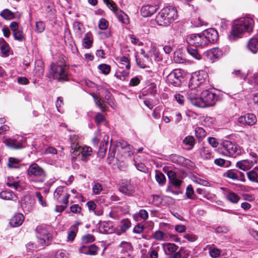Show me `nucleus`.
<instances>
[{"instance_id":"nucleus-1","label":"nucleus","mask_w":258,"mask_h":258,"mask_svg":"<svg viewBox=\"0 0 258 258\" xmlns=\"http://www.w3.org/2000/svg\"><path fill=\"white\" fill-rule=\"evenodd\" d=\"M254 25V20L249 17L241 18L235 21L228 38L230 41H234L241 37L245 32H251Z\"/></svg>"},{"instance_id":"nucleus-2","label":"nucleus","mask_w":258,"mask_h":258,"mask_svg":"<svg viewBox=\"0 0 258 258\" xmlns=\"http://www.w3.org/2000/svg\"><path fill=\"white\" fill-rule=\"evenodd\" d=\"M29 181L35 188H40L45 181L46 174L45 170L37 164H32L27 170Z\"/></svg>"},{"instance_id":"nucleus-3","label":"nucleus","mask_w":258,"mask_h":258,"mask_svg":"<svg viewBox=\"0 0 258 258\" xmlns=\"http://www.w3.org/2000/svg\"><path fill=\"white\" fill-rule=\"evenodd\" d=\"M177 18V12L175 7L169 6L161 10L156 17V21L159 26H167Z\"/></svg>"},{"instance_id":"nucleus-4","label":"nucleus","mask_w":258,"mask_h":258,"mask_svg":"<svg viewBox=\"0 0 258 258\" xmlns=\"http://www.w3.org/2000/svg\"><path fill=\"white\" fill-rule=\"evenodd\" d=\"M218 152L224 156L236 157L241 154L242 150L235 142L224 140L220 144Z\"/></svg>"},{"instance_id":"nucleus-5","label":"nucleus","mask_w":258,"mask_h":258,"mask_svg":"<svg viewBox=\"0 0 258 258\" xmlns=\"http://www.w3.org/2000/svg\"><path fill=\"white\" fill-rule=\"evenodd\" d=\"M50 74L54 79L60 82L67 81L69 79V67L63 63H52L51 65Z\"/></svg>"},{"instance_id":"nucleus-6","label":"nucleus","mask_w":258,"mask_h":258,"mask_svg":"<svg viewBox=\"0 0 258 258\" xmlns=\"http://www.w3.org/2000/svg\"><path fill=\"white\" fill-rule=\"evenodd\" d=\"M216 94L208 90L201 93L199 107L202 108L214 106L215 104Z\"/></svg>"},{"instance_id":"nucleus-7","label":"nucleus","mask_w":258,"mask_h":258,"mask_svg":"<svg viewBox=\"0 0 258 258\" xmlns=\"http://www.w3.org/2000/svg\"><path fill=\"white\" fill-rule=\"evenodd\" d=\"M36 232L38 242L42 246L48 245L50 243L52 240V235L45 227L42 226L37 227Z\"/></svg>"},{"instance_id":"nucleus-8","label":"nucleus","mask_w":258,"mask_h":258,"mask_svg":"<svg viewBox=\"0 0 258 258\" xmlns=\"http://www.w3.org/2000/svg\"><path fill=\"white\" fill-rule=\"evenodd\" d=\"M182 78L180 70L175 69L167 76L166 81L174 86H179L181 85Z\"/></svg>"},{"instance_id":"nucleus-9","label":"nucleus","mask_w":258,"mask_h":258,"mask_svg":"<svg viewBox=\"0 0 258 258\" xmlns=\"http://www.w3.org/2000/svg\"><path fill=\"white\" fill-rule=\"evenodd\" d=\"M203 34H192L189 35L186 37V42L192 46H203L207 45V42L204 40Z\"/></svg>"},{"instance_id":"nucleus-10","label":"nucleus","mask_w":258,"mask_h":258,"mask_svg":"<svg viewBox=\"0 0 258 258\" xmlns=\"http://www.w3.org/2000/svg\"><path fill=\"white\" fill-rule=\"evenodd\" d=\"M206 74L204 72H200L193 75L189 80L188 87L197 88L205 81Z\"/></svg>"},{"instance_id":"nucleus-11","label":"nucleus","mask_w":258,"mask_h":258,"mask_svg":"<svg viewBox=\"0 0 258 258\" xmlns=\"http://www.w3.org/2000/svg\"><path fill=\"white\" fill-rule=\"evenodd\" d=\"M239 123L242 125L252 126L257 121L256 116L253 113H247L239 117L238 119Z\"/></svg>"},{"instance_id":"nucleus-12","label":"nucleus","mask_w":258,"mask_h":258,"mask_svg":"<svg viewBox=\"0 0 258 258\" xmlns=\"http://www.w3.org/2000/svg\"><path fill=\"white\" fill-rule=\"evenodd\" d=\"M203 34L207 45L215 42L218 38V33L214 29H208L205 31Z\"/></svg>"},{"instance_id":"nucleus-13","label":"nucleus","mask_w":258,"mask_h":258,"mask_svg":"<svg viewBox=\"0 0 258 258\" xmlns=\"http://www.w3.org/2000/svg\"><path fill=\"white\" fill-rule=\"evenodd\" d=\"M189 89L187 92V98L191 104L196 106L199 107L200 97L198 94L197 88L188 87Z\"/></svg>"},{"instance_id":"nucleus-14","label":"nucleus","mask_w":258,"mask_h":258,"mask_svg":"<svg viewBox=\"0 0 258 258\" xmlns=\"http://www.w3.org/2000/svg\"><path fill=\"white\" fill-rule=\"evenodd\" d=\"M3 142L8 147L13 149H20L24 148L22 141H18L10 138L4 137Z\"/></svg>"},{"instance_id":"nucleus-15","label":"nucleus","mask_w":258,"mask_h":258,"mask_svg":"<svg viewBox=\"0 0 258 258\" xmlns=\"http://www.w3.org/2000/svg\"><path fill=\"white\" fill-rule=\"evenodd\" d=\"M223 191L225 198L233 204L237 203L240 199V197L236 193L228 188L221 187Z\"/></svg>"},{"instance_id":"nucleus-16","label":"nucleus","mask_w":258,"mask_h":258,"mask_svg":"<svg viewBox=\"0 0 258 258\" xmlns=\"http://www.w3.org/2000/svg\"><path fill=\"white\" fill-rule=\"evenodd\" d=\"M92 152V149L90 147L88 146H78L77 149V151L73 152L75 156L79 155L81 154L82 160L83 161H86L87 157L91 155Z\"/></svg>"},{"instance_id":"nucleus-17","label":"nucleus","mask_w":258,"mask_h":258,"mask_svg":"<svg viewBox=\"0 0 258 258\" xmlns=\"http://www.w3.org/2000/svg\"><path fill=\"white\" fill-rule=\"evenodd\" d=\"M158 9V6L157 5H145L142 8L141 13L144 17H150L155 13Z\"/></svg>"},{"instance_id":"nucleus-18","label":"nucleus","mask_w":258,"mask_h":258,"mask_svg":"<svg viewBox=\"0 0 258 258\" xmlns=\"http://www.w3.org/2000/svg\"><path fill=\"white\" fill-rule=\"evenodd\" d=\"M99 248L95 244L89 246L83 245L79 248V251L81 253L94 255L97 254Z\"/></svg>"},{"instance_id":"nucleus-19","label":"nucleus","mask_w":258,"mask_h":258,"mask_svg":"<svg viewBox=\"0 0 258 258\" xmlns=\"http://www.w3.org/2000/svg\"><path fill=\"white\" fill-rule=\"evenodd\" d=\"M204 54L209 59L214 61L222 54V52L218 48H213L205 52Z\"/></svg>"},{"instance_id":"nucleus-20","label":"nucleus","mask_w":258,"mask_h":258,"mask_svg":"<svg viewBox=\"0 0 258 258\" xmlns=\"http://www.w3.org/2000/svg\"><path fill=\"white\" fill-rule=\"evenodd\" d=\"M108 139L109 136L108 135H103V138L101 142L98 151V155L100 157L103 158L105 155Z\"/></svg>"},{"instance_id":"nucleus-21","label":"nucleus","mask_w":258,"mask_h":258,"mask_svg":"<svg viewBox=\"0 0 258 258\" xmlns=\"http://www.w3.org/2000/svg\"><path fill=\"white\" fill-rule=\"evenodd\" d=\"M24 220L23 214L18 213L15 214L10 220V224L14 227H18L22 224Z\"/></svg>"},{"instance_id":"nucleus-22","label":"nucleus","mask_w":258,"mask_h":258,"mask_svg":"<svg viewBox=\"0 0 258 258\" xmlns=\"http://www.w3.org/2000/svg\"><path fill=\"white\" fill-rule=\"evenodd\" d=\"M120 246L121 248V253L125 254L128 257H132V253L133 252V247L131 243L122 241L120 244Z\"/></svg>"},{"instance_id":"nucleus-23","label":"nucleus","mask_w":258,"mask_h":258,"mask_svg":"<svg viewBox=\"0 0 258 258\" xmlns=\"http://www.w3.org/2000/svg\"><path fill=\"white\" fill-rule=\"evenodd\" d=\"M70 198V195L68 194H65L62 198V200L60 202L61 205H56L55 211L56 212H62L67 207L69 203V199Z\"/></svg>"},{"instance_id":"nucleus-24","label":"nucleus","mask_w":258,"mask_h":258,"mask_svg":"<svg viewBox=\"0 0 258 258\" xmlns=\"http://www.w3.org/2000/svg\"><path fill=\"white\" fill-rule=\"evenodd\" d=\"M119 190L124 195L132 196L135 192V186L131 183H126L121 185Z\"/></svg>"},{"instance_id":"nucleus-25","label":"nucleus","mask_w":258,"mask_h":258,"mask_svg":"<svg viewBox=\"0 0 258 258\" xmlns=\"http://www.w3.org/2000/svg\"><path fill=\"white\" fill-rule=\"evenodd\" d=\"M162 247L165 254L167 255H170L172 253L176 252L178 249V246L172 243L162 244Z\"/></svg>"},{"instance_id":"nucleus-26","label":"nucleus","mask_w":258,"mask_h":258,"mask_svg":"<svg viewBox=\"0 0 258 258\" xmlns=\"http://www.w3.org/2000/svg\"><path fill=\"white\" fill-rule=\"evenodd\" d=\"M200 156L204 160H210L213 158L212 153L208 147H203L199 150Z\"/></svg>"},{"instance_id":"nucleus-27","label":"nucleus","mask_w":258,"mask_h":258,"mask_svg":"<svg viewBox=\"0 0 258 258\" xmlns=\"http://www.w3.org/2000/svg\"><path fill=\"white\" fill-rule=\"evenodd\" d=\"M247 47L252 53H256L258 51V38L256 37L251 38L248 42Z\"/></svg>"},{"instance_id":"nucleus-28","label":"nucleus","mask_w":258,"mask_h":258,"mask_svg":"<svg viewBox=\"0 0 258 258\" xmlns=\"http://www.w3.org/2000/svg\"><path fill=\"white\" fill-rule=\"evenodd\" d=\"M0 197L1 199L5 200H17L16 195L12 191L10 190H4L1 192Z\"/></svg>"},{"instance_id":"nucleus-29","label":"nucleus","mask_w":258,"mask_h":258,"mask_svg":"<svg viewBox=\"0 0 258 258\" xmlns=\"http://www.w3.org/2000/svg\"><path fill=\"white\" fill-rule=\"evenodd\" d=\"M98 230L100 233L103 234L110 233L112 231L109 224L106 222H101L99 224Z\"/></svg>"},{"instance_id":"nucleus-30","label":"nucleus","mask_w":258,"mask_h":258,"mask_svg":"<svg viewBox=\"0 0 258 258\" xmlns=\"http://www.w3.org/2000/svg\"><path fill=\"white\" fill-rule=\"evenodd\" d=\"M78 136L76 135H71L70 137V144L71 145V152L72 153L77 151V149L79 146L78 142Z\"/></svg>"},{"instance_id":"nucleus-31","label":"nucleus","mask_w":258,"mask_h":258,"mask_svg":"<svg viewBox=\"0 0 258 258\" xmlns=\"http://www.w3.org/2000/svg\"><path fill=\"white\" fill-rule=\"evenodd\" d=\"M92 96L94 99L96 105L99 107L101 111L103 112L105 111L107 108L105 101L94 94H93Z\"/></svg>"},{"instance_id":"nucleus-32","label":"nucleus","mask_w":258,"mask_h":258,"mask_svg":"<svg viewBox=\"0 0 258 258\" xmlns=\"http://www.w3.org/2000/svg\"><path fill=\"white\" fill-rule=\"evenodd\" d=\"M120 145L122 149L124 150L123 153L126 156L130 157L134 154V148L132 146L123 142L120 143Z\"/></svg>"},{"instance_id":"nucleus-33","label":"nucleus","mask_w":258,"mask_h":258,"mask_svg":"<svg viewBox=\"0 0 258 258\" xmlns=\"http://www.w3.org/2000/svg\"><path fill=\"white\" fill-rule=\"evenodd\" d=\"M149 53L151 55H153L155 57V60L156 61H160L162 60V56L158 48L156 46H152Z\"/></svg>"},{"instance_id":"nucleus-34","label":"nucleus","mask_w":258,"mask_h":258,"mask_svg":"<svg viewBox=\"0 0 258 258\" xmlns=\"http://www.w3.org/2000/svg\"><path fill=\"white\" fill-rule=\"evenodd\" d=\"M83 42L84 47L86 48H89L92 46L93 36L91 32H88L85 35Z\"/></svg>"},{"instance_id":"nucleus-35","label":"nucleus","mask_w":258,"mask_h":258,"mask_svg":"<svg viewBox=\"0 0 258 258\" xmlns=\"http://www.w3.org/2000/svg\"><path fill=\"white\" fill-rule=\"evenodd\" d=\"M152 237L159 241H167L168 240L166 234L160 230L155 231L153 234Z\"/></svg>"},{"instance_id":"nucleus-36","label":"nucleus","mask_w":258,"mask_h":258,"mask_svg":"<svg viewBox=\"0 0 258 258\" xmlns=\"http://www.w3.org/2000/svg\"><path fill=\"white\" fill-rule=\"evenodd\" d=\"M0 49L3 54L8 55L10 50L9 44L2 38H0Z\"/></svg>"},{"instance_id":"nucleus-37","label":"nucleus","mask_w":258,"mask_h":258,"mask_svg":"<svg viewBox=\"0 0 258 258\" xmlns=\"http://www.w3.org/2000/svg\"><path fill=\"white\" fill-rule=\"evenodd\" d=\"M247 175L250 181L258 183V168L247 172Z\"/></svg>"},{"instance_id":"nucleus-38","label":"nucleus","mask_w":258,"mask_h":258,"mask_svg":"<svg viewBox=\"0 0 258 258\" xmlns=\"http://www.w3.org/2000/svg\"><path fill=\"white\" fill-rule=\"evenodd\" d=\"M223 176L225 177L233 179L236 180L238 178V174L237 173V170H228L223 174Z\"/></svg>"},{"instance_id":"nucleus-39","label":"nucleus","mask_w":258,"mask_h":258,"mask_svg":"<svg viewBox=\"0 0 258 258\" xmlns=\"http://www.w3.org/2000/svg\"><path fill=\"white\" fill-rule=\"evenodd\" d=\"M214 163L217 166L222 167H228L231 165V162L222 158H218L215 160Z\"/></svg>"},{"instance_id":"nucleus-40","label":"nucleus","mask_w":258,"mask_h":258,"mask_svg":"<svg viewBox=\"0 0 258 258\" xmlns=\"http://www.w3.org/2000/svg\"><path fill=\"white\" fill-rule=\"evenodd\" d=\"M73 28L77 34L81 35L84 32V27L82 23L78 21H75L73 23Z\"/></svg>"},{"instance_id":"nucleus-41","label":"nucleus","mask_w":258,"mask_h":258,"mask_svg":"<svg viewBox=\"0 0 258 258\" xmlns=\"http://www.w3.org/2000/svg\"><path fill=\"white\" fill-rule=\"evenodd\" d=\"M103 2L114 14H117L118 10L116 7L115 3L112 0H103Z\"/></svg>"},{"instance_id":"nucleus-42","label":"nucleus","mask_w":258,"mask_h":258,"mask_svg":"<svg viewBox=\"0 0 258 258\" xmlns=\"http://www.w3.org/2000/svg\"><path fill=\"white\" fill-rule=\"evenodd\" d=\"M128 75H129L128 71H124V70H122V71L118 70L115 74V76L117 78H118L122 81L125 80L126 79V78L128 77Z\"/></svg>"},{"instance_id":"nucleus-43","label":"nucleus","mask_w":258,"mask_h":258,"mask_svg":"<svg viewBox=\"0 0 258 258\" xmlns=\"http://www.w3.org/2000/svg\"><path fill=\"white\" fill-rule=\"evenodd\" d=\"M195 135L199 140L205 137L207 135L206 131L201 127H198L195 129Z\"/></svg>"},{"instance_id":"nucleus-44","label":"nucleus","mask_w":258,"mask_h":258,"mask_svg":"<svg viewBox=\"0 0 258 258\" xmlns=\"http://www.w3.org/2000/svg\"><path fill=\"white\" fill-rule=\"evenodd\" d=\"M187 50L188 53L196 59L199 60L201 58V56L197 49L189 46L187 48Z\"/></svg>"},{"instance_id":"nucleus-45","label":"nucleus","mask_w":258,"mask_h":258,"mask_svg":"<svg viewBox=\"0 0 258 258\" xmlns=\"http://www.w3.org/2000/svg\"><path fill=\"white\" fill-rule=\"evenodd\" d=\"M159 249V246H157L156 247H151L149 250L148 252L149 258H158Z\"/></svg>"},{"instance_id":"nucleus-46","label":"nucleus","mask_w":258,"mask_h":258,"mask_svg":"<svg viewBox=\"0 0 258 258\" xmlns=\"http://www.w3.org/2000/svg\"><path fill=\"white\" fill-rule=\"evenodd\" d=\"M155 178L156 181L160 185H163L165 182V176L160 171H156Z\"/></svg>"},{"instance_id":"nucleus-47","label":"nucleus","mask_w":258,"mask_h":258,"mask_svg":"<svg viewBox=\"0 0 258 258\" xmlns=\"http://www.w3.org/2000/svg\"><path fill=\"white\" fill-rule=\"evenodd\" d=\"M98 68L104 75L109 74L111 70L110 66L105 63H102L99 65Z\"/></svg>"},{"instance_id":"nucleus-48","label":"nucleus","mask_w":258,"mask_h":258,"mask_svg":"<svg viewBox=\"0 0 258 258\" xmlns=\"http://www.w3.org/2000/svg\"><path fill=\"white\" fill-rule=\"evenodd\" d=\"M131 226V223L128 219H125L121 221L120 230L122 232H125Z\"/></svg>"},{"instance_id":"nucleus-49","label":"nucleus","mask_w":258,"mask_h":258,"mask_svg":"<svg viewBox=\"0 0 258 258\" xmlns=\"http://www.w3.org/2000/svg\"><path fill=\"white\" fill-rule=\"evenodd\" d=\"M169 159L172 162L177 164H180L183 161V158L182 156L176 154H172L170 155Z\"/></svg>"},{"instance_id":"nucleus-50","label":"nucleus","mask_w":258,"mask_h":258,"mask_svg":"<svg viewBox=\"0 0 258 258\" xmlns=\"http://www.w3.org/2000/svg\"><path fill=\"white\" fill-rule=\"evenodd\" d=\"M20 160L17 158L10 157L9 159V162L8 166L10 168H18V164H19Z\"/></svg>"},{"instance_id":"nucleus-51","label":"nucleus","mask_w":258,"mask_h":258,"mask_svg":"<svg viewBox=\"0 0 258 258\" xmlns=\"http://www.w3.org/2000/svg\"><path fill=\"white\" fill-rule=\"evenodd\" d=\"M183 142L185 145H188L190 146L191 148H192L195 145V141L192 136H188L184 139Z\"/></svg>"},{"instance_id":"nucleus-52","label":"nucleus","mask_w":258,"mask_h":258,"mask_svg":"<svg viewBox=\"0 0 258 258\" xmlns=\"http://www.w3.org/2000/svg\"><path fill=\"white\" fill-rule=\"evenodd\" d=\"M45 24L42 21H38L36 23L35 32L37 33H41L45 30Z\"/></svg>"},{"instance_id":"nucleus-53","label":"nucleus","mask_w":258,"mask_h":258,"mask_svg":"<svg viewBox=\"0 0 258 258\" xmlns=\"http://www.w3.org/2000/svg\"><path fill=\"white\" fill-rule=\"evenodd\" d=\"M1 15L5 19H11L14 17L13 13L8 9L3 11L1 13Z\"/></svg>"},{"instance_id":"nucleus-54","label":"nucleus","mask_w":258,"mask_h":258,"mask_svg":"<svg viewBox=\"0 0 258 258\" xmlns=\"http://www.w3.org/2000/svg\"><path fill=\"white\" fill-rule=\"evenodd\" d=\"M13 35L15 39L19 41H22L24 38L23 31L20 29L14 32Z\"/></svg>"},{"instance_id":"nucleus-55","label":"nucleus","mask_w":258,"mask_h":258,"mask_svg":"<svg viewBox=\"0 0 258 258\" xmlns=\"http://www.w3.org/2000/svg\"><path fill=\"white\" fill-rule=\"evenodd\" d=\"M63 192V187L62 186L57 187L54 192V198L57 201H59L60 196L62 195Z\"/></svg>"},{"instance_id":"nucleus-56","label":"nucleus","mask_w":258,"mask_h":258,"mask_svg":"<svg viewBox=\"0 0 258 258\" xmlns=\"http://www.w3.org/2000/svg\"><path fill=\"white\" fill-rule=\"evenodd\" d=\"M221 253V250L215 247H210L209 248V253L211 257H218Z\"/></svg>"},{"instance_id":"nucleus-57","label":"nucleus","mask_w":258,"mask_h":258,"mask_svg":"<svg viewBox=\"0 0 258 258\" xmlns=\"http://www.w3.org/2000/svg\"><path fill=\"white\" fill-rule=\"evenodd\" d=\"M108 22L104 18H101L99 22L98 27L101 30H105L108 28Z\"/></svg>"},{"instance_id":"nucleus-58","label":"nucleus","mask_w":258,"mask_h":258,"mask_svg":"<svg viewBox=\"0 0 258 258\" xmlns=\"http://www.w3.org/2000/svg\"><path fill=\"white\" fill-rule=\"evenodd\" d=\"M102 133L100 132V130H98L95 133V136L92 139V143L95 146H97L100 138L102 137Z\"/></svg>"},{"instance_id":"nucleus-59","label":"nucleus","mask_w":258,"mask_h":258,"mask_svg":"<svg viewBox=\"0 0 258 258\" xmlns=\"http://www.w3.org/2000/svg\"><path fill=\"white\" fill-rule=\"evenodd\" d=\"M194 181L198 184L205 186H209L210 183L206 180L198 177H194Z\"/></svg>"},{"instance_id":"nucleus-60","label":"nucleus","mask_w":258,"mask_h":258,"mask_svg":"<svg viewBox=\"0 0 258 258\" xmlns=\"http://www.w3.org/2000/svg\"><path fill=\"white\" fill-rule=\"evenodd\" d=\"M82 240L84 243H88L93 242L95 240V238L93 235L88 234L83 237Z\"/></svg>"},{"instance_id":"nucleus-61","label":"nucleus","mask_w":258,"mask_h":258,"mask_svg":"<svg viewBox=\"0 0 258 258\" xmlns=\"http://www.w3.org/2000/svg\"><path fill=\"white\" fill-rule=\"evenodd\" d=\"M36 197L38 200V201L39 203L43 206V207H46L47 204L45 200L44 199L43 197L41 195V193L39 191H37L36 192Z\"/></svg>"},{"instance_id":"nucleus-62","label":"nucleus","mask_w":258,"mask_h":258,"mask_svg":"<svg viewBox=\"0 0 258 258\" xmlns=\"http://www.w3.org/2000/svg\"><path fill=\"white\" fill-rule=\"evenodd\" d=\"M105 119V116L100 113H98L95 117V120L98 124L104 122Z\"/></svg>"},{"instance_id":"nucleus-63","label":"nucleus","mask_w":258,"mask_h":258,"mask_svg":"<svg viewBox=\"0 0 258 258\" xmlns=\"http://www.w3.org/2000/svg\"><path fill=\"white\" fill-rule=\"evenodd\" d=\"M92 190L94 194H99L102 190V185L99 183H96L94 185L92 188Z\"/></svg>"},{"instance_id":"nucleus-64","label":"nucleus","mask_w":258,"mask_h":258,"mask_svg":"<svg viewBox=\"0 0 258 258\" xmlns=\"http://www.w3.org/2000/svg\"><path fill=\"white\" fill-rule=\"evenodd\" d=\"M21 206L25 213H29L32 210V206L31 204H27L26 202L22 203Z\"/></svg>"}]
</instances>
